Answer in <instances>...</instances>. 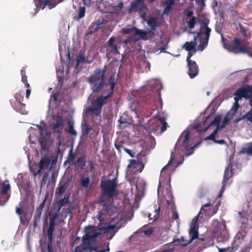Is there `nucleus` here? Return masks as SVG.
Returning a JSON list of instances; mask_svg holds the SVG:
<instances>
[{
  "mask_svg": "<svg viewBox=\"0 0 252 252\" xmlns=\"http://www.w3.org/2000/svg\"><path fill=\"white\" fill-rule=\"evenodd\" d=\"M105 69H96L89 78L88 83L94 93H102V94L92 102V106L89 111L96 116L99 115L102 106L106 104L107 99L111 97L114 93V89L116 83L115 76H111L108 79L110 85V91L107 89V84L105 81Z\"/></svg>",
  "mask_w": 252,
  "mask_h": 252,
  "instance_id": "f257e3e1",
  "label": "nucleus"
},
{
  "mask_svg": "<svg viewBox=\"0 0 252 252\" xmlns=\"http://www.w3.org/2000/svg\"><path fill=\"white\" fill-rule=\"evenodd\" d=\"M118 186L117 178L101 181L100 183L101 193L99 197L102 198L105 197L106 199L113 200L114 196L117 195Z\"/></svg>",
  "mask_w": 252,
  "mask_h": 252,
  "instance_id": "f03ea898",
  "label": "nucleus"
},
{
  "mask_svg": "<svg viewBox=\"0 0 252 252\" xmlns=\"http://www.w3.org/2000/svg\"><path fill=\"white\" fill-rule=\"evenodd\" d=\"M212 205L211 201L209 199L208 202L201 207L199 213L197 216V217H198V216L202 214L209 218L213 216L217 212L218 208L220 205V201H219V202L217 203L216 207H211Z\"/></svg>",
  "mask_w": 252,
  "mask_h": 252,
  "instance_id": "7ed1b4c3",
  "label": "nucleus"
},
{
  "mask_svg": "<svg viewBox=\"0 0 252 252\" xmlns=\"http://www.w3.org/2000/svg\"><path fill=\"white\" fill-rule=\"evenodd\" d=\"M63 0H34L36 10L44 9L46 6L49 9H51L56 6L57 4L62 2Z\"/></svg>",
  "mask_w": 252,
  "mask_h": 252,
  "instance_id": "20e7f679",
  "label": "nucleus"
},
{
  "mask_svg": "<svg viewBox=\"0 0 252 252\" xmlns=\"http://www.w3.org/2000/svg\"><path fill=\"white\" fill-rule=\"evenodd\" d=\"M197 220H198V217H197V216H196L193 220V221H195V222L191 224L190 229L189 231V235L190 237V239L187 242H186L185 243L181 244V247L182 248H185L188 245L191 244L194 240H195L198 238V225H197Z\"/></svg>",
  "mask_w": 252,
  "mask_h": 252,
  "instance_id": "39448f33",
  "label": "nucleus"
},
{
  "mask_svg": "<svg viewBox=\"0 0 252 252\" xmlns=\"http://www.w3.org/2000/svg\"><path fill=\"white\" fill-rule=\"evenodd\" d=\"M134 29V36L144 40L151 39L155 37L154 32L151 31H145L133 27Z\"/></svg>",
  "mask_w": 252,
  "mask_h": 252,
  "instance_id": "423d86ee",
  "label": "nucleus"
},
{
  "mask_svg": "<svg viewBox=\"0 0 252 252\" xmlns=\"http://www.w3.org/2000/svg\"><path fill=\"white\" fill-rule=\"evenodd\" d=\"M247 42L242 43L240 39L235 37L233 39V44H230V48L228 50H231L235 53H240L245 52V47Z\"/></svg>",
  "mask_w": 252,
  "mask_h": 252,
  "instance_id": "0eeeda50",
  "label": "nucleus"
},
{
  "mask_svg": "<svg viewBox=\"0 0 252 252\" xmlns=\"http://www.w3.org/2000/svg\"><path fill=\"white\" fill-rule=\"evenodd\" d=\"M51 162L50 158L46 155H44L41 158L38 164V170L36 172H32L33 175L35 177L37 175H40L42 172L48 168Z\"/></svg>",
  "mask_w": 252,
  "mask_h": 252,
  "instance_id": "6e6552de",
  "label": "nucleus"
},
{
  "mask_svg": "<svg viewBox=\"0 0 252 252\" xmlns=\"http://www.w3.org/2000/svg\"><path fill=\"white\" fill-rule=\"evenodd\" d=\"M143 107L148 113V115H151L154 111L157 108L155 100L153 98H144L143 100Z\"/></svg>",
  "mask_w": 252,
  "mask_h": 252,
  "instance_id": "1a4fd4ad",
  "label": "nucleus"
},
{
  "mask_svg": "<svg viewBox=\"0 0 252 252\" xmlns=\"http://www.w3.org/2000/svg\"><path fill=\"white\" fill-rule=\"evenodd\" d=\"M99 226L95 227L94 226H89L85 228V235L92 239L94 241L96 238L100 235H101V231L99 230Z\"/></svg>",
  "mask_w": 252,
  "mask_h": 252,
  "instance_id": "9d476101",
  "label": "nucleus"
},
{
  "mask_svg": "<svg viewBox=\"0 0 252 252\" xmlns=\"http://www.w3.org/2000/svg\"><path fill=\"white\" fill-rule=\"evenodd\" d=\"M49 227L47 229V234L48 240L51 241L53 239V232L55 230V227L56 225V220L59 217L57 215H54L50 213Z\"/></svg>",
  "mask_w": 252,
  "mask_h": 252,
  "instance_id": "9b49d317",
  "label": "nucleus"
},
{
  "mask_svg": "<svg viewBox=\"0 0 252 252\" xmlns=\"http://www.w3.org/2000/svg\"><path fill=\"white\" fill-rule=\"evenodd\" d=\"M210 21L208 19H204L200 20V31L197 32V36H200L203 34L210 35L211 29L208 27Z\"/></svg>",
  "mask_w": 252,
  "mask_h": 252,
  "instance_id": "f8f14e48",
  "label": "nucleus"
},
{
  "mask_svg": "<svg viewBox=\"0 0 252 252\" xmlns=\"http://www.w3.org/2000/svg\"><path fill=\"white\" fill-rule=\"evenodd\" d=\"M10 104L13 108L17 112L22 114H26V105L22 101H18L12 99L10 101Z\"/></svg>",
  "mask_w": 252,
  "mask_h": 252,
  "instance_id": "ddd939ff",
  "label": "nucleus"
},
{
  "mask_svg": "<svg viewBox=\"0 0 252 252\" xmlns=\"http://www.w3.org/2000/svg\"><path fill=\"white\" fill-rule=\"evenodd\" d=\"M188 67V75L191 79L196 77L199 72V68L195 61L187 63Z\"/></svg>",
  "mask_w": 252,
  "mask_h": 252,
  "instance_id": "4468645a",
  "label": "nucleus"
},
{
  "mask_svg": "<svg viewBox=\"0 0 252 252\" xmlns=\"http://www.w3.org/2000/svg\"><path fill=\"white\" fill-rule=\"evenodd\" d=\"M103 24V22L102 21H100V20H97L95 22L92 23V24L89 27L86 35H90L92 34L93 33L95 32L98 30L101 29L102 28V25Z\"/></svg>",
  "mask_w": 252,
  "mask_h": 252,
  "instance_id": "2eb2a0df",
  "label": "nucleus"
},
{
  "mask_svg": "<svg viewBox=\"0 0 252 252\" xmlns=\"http://www.w3.org/2000/svg\"><path fill=\"white\" fill-rule=\"evenodd\" d=\"M94 242V240L89 237H87L85 235L82 237V243L81 246H83V249L85 251H88L86 252H92L93 250L92 248V244Z\"/></svg>",
  "mask_w": 252,
  "mask_h": 252,
  "instance_id": "dca6fc26",
  "label": "nucleus"
},
{
  "mask_svg": "<svg viewBox=\"0 0 252 252\" xmlns=\"http://www.w3.org/2000/svg\"><path fill=\"white\" fill-rule=\"evenodd\" d=\"M105 198H102L101 197H99L98 202L100 204H102V209L100 210L98 214L97 219L100 221H103V219H101V215L103 214V211H105V212H108L110 207L109 205H106L105 203Z\"/></svg>",
  "mask_w": 252,
  "mask_h": 252,
  "instance_id": "f3484780",
  "label": "nucleus"
},
{
  "mask_svg": "<svg viewBox=\"0 0 252 252\" xmlns=\"http://www.w3.org/2000/svg\"><path fill=\"white\" fill-rule=\"evenodd\" d=\"M92 128V127L88 125L87 122L84 121L81 124L82 134L80 137L81 139H83L87 138Z\"/></svg>",
  "mask_w": 252,
  "mask_h": 252,
  "instance_id": "a211bd4d",
  "label": "nucleus"
},
{
  "mask_svg": "<svg viewBox=\"0 0 252 252\" xmlns=\"http://www.w3.org/2000/svg\"><path fill=\"white\" fill-rule=\"evenodd\" d=\"M115 39L116 37L115 36H112L109 39L107 42L108 47L110 48L111 52L114 55L119 53L118 51L119 48L118 45L113 44L115 40Z\"/></svg>",
  "mask_w": 252,
  "mask_h": 252,
  "instance_id": "6ab92c4d",
  "label": "nucleus"
},
{
  "mask_svg": "<svg viewBox=\"0 0 252 252\" xmlns=\"http://www.w3.org/2000/svg\"><path fill=\"white\" fill-rule=\"evenodd\" d=\"M148 25L150 27L151 31H154L158 26L157 23V19L154 17H148L145 19Z\"/></svg>",
  "mask_w": 252,
  "mask_h": 252,
  "instance_id": "aec40b11",
  "label": "nucleus"
},
{
  "mask_svg": "<svg viewBox=\"0 0 252 252\" xmlns=\"http://www.w3.org/2000/svg\"><path fill=\"white\" fill-rule=\"evenodd\" d=\"M190 132L189 131H184L181 135L180 136L179 139L180 140L183 139V146L186 149H188L189 148L188 144L189 140Z\"/></svg>",
  "mask_w": 252,
  "mask_h": 252,
  "instance_id": "412c9836",
  "label": "nucleus"
},
{
  "mask_svg": "<svg viewBox=\"0 0 252 252\" xmlns=\"http://www.w3.org/2000/svg\"><path fill=\"white\" fill-rule=\"evenodd\" d=\"M241 92L243 97L248 99L250 98L252 94V85L247 86L245 88H241L239 89Z\"/></svg>",
  "mask_w": 252,
  "mask_h": 252,
  "instance_id": "4be33fe9",
  "label": "nucleus"
},
{
  "mask_svg": "<svg viewBox=\"0 0 252 252\" xmlns=\"http://www.w3.org/2000/svg\"><path fill=\"white\" fill-rule=\"evenodd\" d=\"M39 143H40L41 148V154H43L44 152L47 153L48 152L49 145L47 143V140L45 137H40L39 139Z\"/></svg>",
  "mask_w": 252,
  "mask_h": 252,
  "instance_id": "5701e85b",
  "label": "nucleus"
},
{
  "mask_svg": "<svg viewBox=\"0 0 252 252\" xmlns=\"http://www.w3.org/2000/svg\"><path fill=\"white\" fill-rule=\"evenodd\" d=\"M210 36V35H205L204 37L201 38L198 50L202 51L207 47Z\"/></svg>",
  "mask_w": 252,
  "mask_h": 252,
  "instance_id": "b1692460",
  "label": "nucleus"
},
{
  "mask_svg": "<svg viewBox=\"0 0 252 252\" xmlns=\"http://www.w3.org/2000/svg\"><path fill=\"white\" fill-rule=\"evenodd\" d=\"M86 160L85 156L81 157L75 162L74 166L80 169H83L86 165Z\"/></svg>",
  "mask_w": 252,
  "mask_h": 252,
  "instance_id": "393cba45",
  "label": "nucleus"
},
{
  "mask_svg": "<svg viewBox=\"0 0 252 252\" xmlns=\"http://www.w3.org/2000/svg\"><path fill=\"white\" fill-rule=\"evenodd\" d=\"M67 188V184L66 183L59 184L58 188L56 189V194L59 196H62L65 192Z\"/></svg>",
  "mask_w": 252,
  "mask_h": 252,
  "instance_id": "a878e982",
  "label": "nucleus"
},
{
  "mask_svg": "<svg viewBox=\"0 0 252 252\" xmlns=\"http://www.w3.org/2000/svg\"><path fill=\"white\" fill-rule=\"evenodd\" d=\"M80 183L81 186L86 190L91 189V185H90V179L89 177L83 176L81 179Z\"/></svg>",
  "mask_w": 252,
  "mask_h": 252,
  "instance_id": "bb28decb",
  "label": "nucleus"
},
{
  "mask_svg": "<svg viewBox=\"0 0 252 252\" xmlns=\"http://www.w3.org/2000/svg\"><path fill=\"white\" fill-rule=\"evenodd\" d=\"M196 44V39L194 38L193 42H186L184 45V48L187 51H193L194 52H196L195 47Z\"/></svg>",
  "mask_w": 252,
  "mask_h": 252,
  "instance_id": "cd10ccee",
  "label": "nucleus"
},
{
  "mask_svg": "<svg viewBox=\"0 0 252 252\" xmlns=\"http://www.w3.org/2000/svg\"><path fill=\"white\" fill-rule=\"evenodd\" d=\"M239 31L242 35L246 38H249L251 36V32L248 28H245L242 24H239Z\"/></svg>",
  "mask_w": 252,
  "mask_h": 252,
  "instance_id": "c85d7f7f",
  "label": "nucleus"
},
{
  "mask_svg": "<svg viewBox=\"0 0 252 252\" xmlns=\"http://www.w3.org/2000/svg\"><path fill=\"white\" fill-rule=\"evenodd\" d=\"M233 176V171L232 169L229 170L228 167H226L225 169L222 183L227 184V181Z\"/></svg>",
  "mask_w": 252,
  "mask_h": 252,
  "instance_id": "c756f323",
  "label": "nucleus"
},
{
  "mask_svg": "<svg viewBox=\"0 0 252 252\" xmlns=\"http://www.w3.org/2000/svg\"><path fill=\"white\" fill-rule=\"evenodd\" d=\"M42 211V210L36 209L34 215L33 225L34 227H36L40 222Z\"/></svg>",
  "mask_w": 252,
  "mask_h": 252,
  "instance_id": "7c9ffc66",
  "label": "nucleus"
},
{
  "mask_svg": "<svg viewBox=\"0 0 252 252\" xmlns=\"http://www.w3.org/2000/svg\"><path fill=\"white\" fill-rule=\"evenodd\" d=\"M142 0H136L134 2L131 3L130 8L128 9V13H132L133 11L137 12L140 5L142 3Z\"/></svg>",
  "mask_w": 252,
  "mask_h": 252,
  "instance_id": "2f4dec72",
  "label": "nucleus"
},
{
  "mask_svg": "<svg viewBox=\"0 0 252 252\" xmlns=\"http://www.w3.org/2000/svg\"><path fill=\"white\" fill-rule=\"evenodd\" d=\"M160 210V205H158V208L155 209V211H154V214L153 215L150 213L149 215V218L150 220H153V221H155L157 220L159 216V212Z\"/></svg>",
  "mask_w": 252,
  "mask_h": 252,
  "instance_id": "473e14b6",
  "label": "nucleus"
},
{
  "mask_svg": "<svg viewBox=\"0 0 252 252\" xmlns=\"http://www.w3.org/2000/svg\"><path fill=\"white\" fill-rule=\"evenodd\" d=\"M116 227L115 225L109 224L107 226H101L99 227V230H101L102 234L114 230Z\"/></svg>",
  "mask_w": 252,
  "mask_h": 252,
  "instance_id": "72a5a7b5",
  "label": "nucleus"
},
{
  "mask_svg": "<svg viewBox=\"0 0 252 252\" xmlns=\"http://www.w3.org/2000/svg\"><path fill=\"white\" fill-rule=\"evenodd\" d=\"M147 10V6L142 1L137 12H138L140 14L141 17L144 18L146 16Z\"/></svg>",
  "mask_w": 252,
  "mask_h": 252,
  "instance_id": "f704fd0d",
  "label": "nucleus"
},
{
  "mask_svg": "<svg viewBox=\"0 0 252 252\" xmlns=\"http://www.w3.org/2000/svg\"><path fill=\"white\" fill-rule=\"evenodd\" d=\"M83 53L80 52L79 55L77 57L76 67H77L79 64L82 63L87 62V58H86L83 55Z\"/></svg>",
  "mask_w": 252,
  "mask_h": 252,
  "instance_id": "c9c22d12",
  "label": "nucleus"
},
{
  "mask_svg": "<svg viewBox=\"0 0 252 252\" xmlns=\"http://www.w3.org/2000/svg\"><path fill=\"white\" fill-rule=\"evenodd\" d=\"M242 153L252 155V142L248 143L246 147L243 148L241 151Z\"/></svg>",
  "mask_w": 252,
  "mask_h": 252,
  "instance_id": "e433bc0d",
  "label": "nucleus"
},
{
  "mask_svg": "<svg viewBox=\"0 0 252 252\" xmlns=\"http://www.w3.org/2000/svg\"><path fill=\"white\" fill-rule=\"evenodd\" d=\"M8 183L7 181L4 182L2 184V190L1 191V195H5L8 194L7 192L10 189V186L9 184H6V183Z\"/></svg>",
  "mask_w": 252,
  "mask_h": 252,
  "instance_id": "4c0bfd02",
  "label": "nucleus"
},
{
  "mask_svg": "<svg viewBox=\"0 0 252 252\" xmlns=\"http://www.w3.org/2000/svg\"><path fill=\"white\" fill-rule=\"evenodd\" d=\"M158 121L160 122V124L162 125L161 127V132H164L167 129V124L165 122V119L163 117H159L158 118Z\"/></svg>",
  "mask_w": 252,
  "mask_h": 252,
  "instance_id": "58836bf2",
  "label": "nucleus"
},
{
  "mask_svg": "<svg viewBox=\"0 0 252 252\" xmlns=\"http://www.w3.org/2000/svg\"><path fill=\"white\" fill-rule=\"evenodd\" d=\"M188 27L190 30H191L194 28L196 24V18L192 16L189 20L187 21Z\"/></svg>",
  "mask_w": 252,
  "mask_h": 252,
  "instance_id": "ea45409f",
  "label": "nucleus"
},
{
  "mask_svg": "<svg viewBox=\"0 0 252 252\" xmlns=\"http://www.w3.org/2000/svg\"><path fill=\"white\" fill-rule=\"evenodd\" d=\"M48 197H49V191H47L46 192L43 201L39 205V206L36 208V209L43 211V209L45 206V203H46L47 200L48 199Z\"/></svg>",
  "mask_w": 252,
  "mask_h": 252,
  "instance_id": "a19ab883",
  "label": "nucleus"
},
{
  "mask_svg": "<svg viewBox=\"0 0 252 252\" xmlns=\"http://www.w3.org/2000/svg\"><path fill=\"white\" fill-rule=\"evenodd\" d=\"M239 107H240V105L238 103V102L235 101L232 108H231L230 110L228 112H229V114L230 113H231L232 115H234L236 113V112L238 110Z\"/></svg>",
  "mask_w": 252,
  "mask_h": 252,
  "instance_id": "79ce46f5",
  "label": "nucleus"
},
{
  "mask_svg": "<svg viewBox=\"0 0 252 252\" xmlns=\"http://www.w3.org/2000/svg\"><path fill=\"white\" fill-rule=\"evenodd\" d=\"M242 118H244V120H247L249 121L251 124H252V109H251L248 112L243 115L242 116Z\"/></svg>",
  "mask_w": 252,
  "mask_h": 252,
  "instance_id": "37998d69",
  "label": "nucleus"
},
{
  "mask_svg": "<svg viewBox=\"0 0 252 252\" xmlns=\"http://www.w3.org/2000/svg\"><path fill=\"white\" fill-rule=\"evenodd\" d=\"M8 194L1 195V192H0V205H4L9 199Z\"/></svg>",
  "mask_w": 252,
  "mask_h": 252,
  "instance_id": "c03bdc74",
  "label": "nucleus"
},
{
  "mask_svg": "<svg viewBox=\"0 0 252 252\" xmlns=\"http://www.w3.org/2000/svg\"><path fill=\"white\" fill-rule=\"evenodd\" d=\"M234 100L237 102H238L239 100L241 99L243 97V96L239 89L236 91L234 93Z\"/></svg>",
  "mask_w": 252,
  "mask_h": 252,
  "instance_id": "a18cd8bd",
  "label": "nucleus"
},
{
  "mask_svg": "<svg viewBox=\"0 0 252 252\" xmlns=\"http://www.w3.org/2000/svg\"><path fill=\"white\" fill-rule=\"evenodd\" d=\"M22 204L23 203L20 202L19 205V206L16 207V213L20 216L21 220H22V217L21 215L24 213V211L21 209Z\"/></svg>",
  "mask_w": 252,
  "mask_h": 252,
  "instance_id": "49530a36",
  "label": "nucleus"
},
{
  "mask_svg": "<svg viewBox=\"0 0 252 252\" xmlns=\"http://www.w3.org/2000/svg\"><path fill=\"white\" fill-rule=\"evenodd\" d=\"M69 197L64 196L63 198L59 200L57 202L62 207L66 205L69 202Z\"/></svg>",
  "mask_w": 252,
  "mask_h": 252,
  "instance_id": "de8ad7c7",
  "label": "nucleus"
},
{
  "mask_svg": "<svg viewBox=\"0 0 252 252\" xmlns=\"http://www.w3.org/2000/svg\"><path fill=\"white\" fill-rule=\"evenodd\" d=\"M221 117L220 115H218L216 116L214 119V120L210 123L209 125V126H211L216 125L220 124V123L221 121Z\"/></svg>",
  "mask_w": 252,
  "mask_h": 252,
  "instance_id": "09e8293b",
  "label": "nucleus"
},
{
  "mask_svg": "<svg viewBox=\"0 0 252 252\" xmlns=\"http://www.w3.org/2000/svg\"><path fill=\"white\" fill-rule=\"evenodd\" d=\"M68 132L70 134H71L72 136H74L75 137L77 136V132L76 130L74 129L73 124H69Z\"/></svg>",
  "mask_w": 252,
  "mask_h": 252,
  "instance_id": "8fccbe9b",
  "label": "nucleus"
},
{
  "mask_svg": "<svg viewBox=\"0 0 252 252\" xmlns=\"http://www.w3.org/2000/svg\"><path fill=\"white\" fill-rule=\"evenodd\" d=\"M23 98H24V97H23V93L21 92H19L16 93L15 94L14 97L13 99L22 102L23 100Z\"/></svg>",
  "mask_w": 252,
  "mask_h": 252,
  "instance_id": "3c124183",
  "label": "nucleus"
},
{
  "mask_svg": "<svg viewBox=\"0 0 252 252\" xmlns=\"http://www.w3.org/2000/svg\"><path fill=\"white\" fill-rule=\"evenodd\" d=\"M221 42L224 48L226 49L230 48V44L228 43L227 40L224 37H223L222 34H221Z\"/></svg>",
  "mask_w": 252,
  "mask_h": 252,
  "instance_id": "603ef678",
  "label": "nucleus"
},
{
  "mask_svg": "<svg viewBox=\"0 0 252 252\" xmlns=\"http://www.w3.org/2000/svg\"><path fill=\"white\" fill-rule=\"evenodd\" d=\"M217 132L214 130V131L208 136L204 138L205 140H212L214 142L216 140V136L217 134Z\"/></svg>",
  "mask_w": 252,
  "mask_h": 252,
  "instance_id": "864d4df0",
  "label": "nucleus"
},
{
  "mask_svg": "<svg viewBox=\"0 0 252 252\" xmlns=\"http://www.w3.org/2000/svg\"><path fill=\"white\" fill-rule=\"evenodd\" d=\"M86 12V8L84 6L80 7L79 9L78 18H82L85 16Z\"/></svg>",
  "mask_w": 252,
  "mask_h": 252,
  "instance_id": "5fc2aeb1",
  "label": "nucleus"
},
{
  "mask_svg": "<svg viewBox=\"0 0 252 252\" xmlns=\"http://www.w3.org/2000/svg\"><path fill=\"white\" fill-rule=\"evenodd\" d=\"M249 42H247V45L245 47V52H242V53H246L249 55V56L252 57V50L249 47Z\"/></svg>",
  "mask_w": 252,
  "mask_h": 252,
  "instance_id": "6e6d98bb",
  "label": "nucleus"
},
{
  "mask_svg": "<svg viewBox=\"0 0 252 252\" xmlns=\"http://www.w3.org/2000/svg\"><path fill=\"white\" fill-rule=\"evenodd\" d=\"M133 28H123L121 30V33L123 34H128L132 32H134V29H133Z\"/></svg>",
  "mask_w": 252,
  "mask_h": 252,
  "instance_id": "4d7b16f0",
  "label": "nucleus"
},
{
  "mask_svg": "<svg viewBox=\"0 0 252 252\" xmlns=\"http://www.w3.org/2000/svg\"><path fill=\"white\" fill-rule=\"evenodd\" d=\"M55 207L56 209V211L55 213H52V214L57 215V216H59L61 209L63 207H62L59 204H58V203L57 202L55 205Z\"/></svg>",
  "mask_w": 252,
  "mask_h": 252,
  "instance_id": "13d9d810",
  "label": "nucleus"
},
{
  "mask_svg": "<svg viewBox=\"0 0 252 252\" xmlns=\"http://www.w3.org/2000/svg\"><path fill=\"white\" fill-rule=\"evenodd\" d=\"M229 115V112H228L226 115V116L225 117V118H224V120L223 121V122H222V125H224V127L228 125L229 124V120L230 119V118H229L228 117V116Z\"/></svg>",
  "mask_w": 252,
  "mask_h": 252,
  "instance_id": "bf43d9fd",
  "label": "nucleus"
},
{
  "mask_svg": "<svg viewBox=\"0 0 252 252\" xmlns=\"http://www.w3.org/2000/svg\"><path fill=\"white\" fill-rule=\"evenodd\" d=\"M63 125L62 121H57L53 126V128L56 132L60 133L61 131L60 130H56V129L59 128Z\"/></svg>",
  "mask_w": 252,
  "mask_h": 252,
  "instance_id": "052dcab7",
  "label": "nucleus"
},
{
  "mask_svg": "<svg viewBox=\"0 0 252 252\" xmlns=\"http://www.w3.org/2000/svg\"><path fill=\"white\" fill-rule=\"evenodd\" d=\"M22 81L25 84V86L26 88H30V85L28 82L27 76L26 75L22 76Z\"/></svg>",
  "mask_w": 252,
  "mask_h": 252,
  "instance_id": "680f3d73",
  "label": "nucleus"
},
{
  "mask_svg": "<svg viewBox=\"0 0 252 252\" xmlns=\"http://www.w3.org/2000/svg\"><path fill=\"white\" fill-rule=\"evenodd\" d=\"M199 144H200V142H199V143H197L196 144H195L194 147H191V148H189L188 150V153L187 154V156H190V155H192L193 154V153L194 148H197L198 145H199Z\"/></svg>",
  "mask_w": 252,
  "mask_h": 252,
  "instance_id": "e2e57ef3",
  "label": "nucleus"
},
{
  "mask_svg": "<svg viewBox=\"0 0 252 252\" xmlns=\"http://www.w3.org/2000/svg\"><path fill=\"white\" fill-rule=\"evenodd\" d=\"M48 176V174L47 172H45L43 174L41 180V185H45L46 183L47 178Z\"/></svg>",
  "mask_w": 252,
  "mask_h": 252,
  "instance_id": "0e129e2a",
  "label": "nucleus"
},
{
  "mask_svg": "<svg viewBox=\"0 0 252 252\" xmlns=\"http://www.w3.org/2000/svg\"><path fill=\"white\" fill-rule=\"evenodd\" d=\"M124 150L128 154L131 158L135 157V153L130 149H128L126 148H124Z\"/></svg>",
  "mask_w": 252,
  "mask_h": 252,
  "instance_id": "69168bd1",
  "label": "nucleus"
},
{
  "mask_svg": "<svg viewBox=\"0 0 252 252\" xmlns=\"http://www.w3.org/2000/svg\"><path fill=\"white\" fill-rule=\"evenodd\" d=\"M194 128L200 132H205L207 130V128H203V129H202L201 126L199 124H196L194 126Z\"/></svg>",
  "mask_w": 252,
  "mask_h": 252,
  "instance_id": "338daca9",
  "label": "nucleus"
},
{
  "mask_svg": "<svg viewBox=\"0 0 252 252\" xmlns=\"http://www.w3.org/2000/svg\"><path fill=\"white\" fill-rule=\"evenodd\" d=\"M88 251H85L83 249V246H77L75 248L73 252H86Z\"/></svg>",
  "mask_w": 252,
  "mask_h": 252,
  "instance_id": "774afa93",
  "label": "nucleus"
}]
</instances>
